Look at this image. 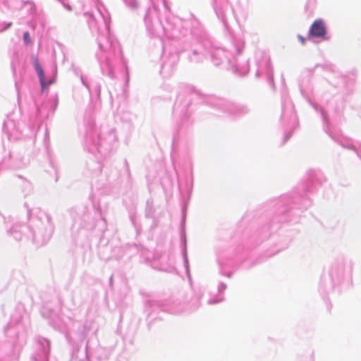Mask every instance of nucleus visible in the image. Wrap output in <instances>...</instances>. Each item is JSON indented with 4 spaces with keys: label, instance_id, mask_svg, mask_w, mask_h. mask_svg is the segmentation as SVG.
I'll use <instances>...</instances> for the list:
<instances>
[{
    "label": "nucleus",
    "instance_id": "obj_1",
    "mask_svg": "<svg viewBox=\"0 0 361 361\" xmlns=\"http://www.w3.org/2000/svg\"><path fill=\"white\" fill-rule=\"evenodd\" d=\"M326 30L324 21L321 19H318L314 20L309 30V36L315 37H324L326 35Z\"/></svg>",
    "mask_w": 361,
    "mask_h": 361
},
{
    "label": "nucleus",
    "instance_id": "obj_2",
    "mask_svg": "<svg viewBox=\"0 0 361 361\" xmlns=\"http://www.w3.org/2000/svg\"><path fill=\"white\" fill-rule=\"evenodd\" d=\"M34 66H35V70L37 73L42 89L44 90L47 87H49L52 83V82L49 81V82H47L45 81V76H44V73L43 68L37 60H35Z\"/></svg>",
    "mask_w": 361,
    "mask_h": 361
},
{
    "label": "nucleus",
    "instance_id": "obj_3",
    "mask_svg": "<svg viewBox=\"0 0 361 361\" xmlns=\"http://www.w3.org/2000/svg\"><path fill=\"white\" fill-rule=\"evenodd\" d=\"M23 40H24V42L26 44H31L32 41H31V38L30 37V34H29L28 32H24V34H23Z\"/></svg>",
    "mask_w": 361,
    "mask_h": 361
},
{
    "label": "nucleus",
    "instance_id": "obj_4",
    "mask_svg": "<svg viewBox=\"0 0 361 361\" xmlns=\"http://www.w3.org/2000/svg\"><path fill=\"white\" fill-rule=\"evenodd\" d=\"M298 39H299V40L300 41V42H301V44H305V38H304V37H302V36H300V35H299V36H298Z\"/></svg>",
    "mask_w": 361,
    "mask_h": 361
}]
</instances>
